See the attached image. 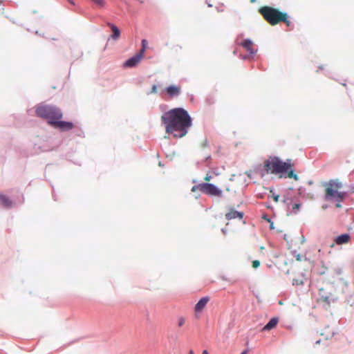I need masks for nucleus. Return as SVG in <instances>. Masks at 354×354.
Listing matches in <instances>:
<instances>
[{
	"label": "nucleus",
	"instance_id": "f257e3e1",
	"mask_svg": "<svg viewBox=\"0 0 354 354\" xmlns=\"http://www.w3.org/2000/svg\"><path fill=\"white\" fill-rule=\"evenodd\" d=\"M162 123L167 133L172 134L176 138H180L187 133L192 125V118L187 111L182 108H175L165 112L161 116Z\"/></svg>",
	"mask_w": 354,
	"mask_h": 354
},
{
	"label": "nucleus",
	"instance_id": "f03ea898",
	"mask_svg": "<svg viewBox=\"0 0 354 354\" xmlns=\"http://www.w3.org/2000/svg\"><path fill=\"white\" fill-rule=\"evenodd\" d=\"M263 169L267 174L278 175L280 178L299 180L298 175L295 173L294 163L291 159H287L283 162L277 157H270L264 161Z\"/></svg>",
	"mask_w": 354,
	"mask_h": 354
},
{
	"label": "nucleus",
	"instance_id": "7ed1b4c3",
	"mask_svg": "<svg viewBox=\"0 0 354 354\" xmlns=\"http://www.w3.org/2000/svg\"><path fill=\"white\" fill-rule=\"evenodd\" d=\"M36 115L45 119L52 126V122L61 120L63 117L62 110L54 105L40 104L35 106Z\"/></svg>",
	"mask_w": 354,
	"mask_h": 354
},
{
	"label": "nucleus",
	"instance_id": "20e7f679",
	"mask_svg": "<svg viewBox=\"0 0 354 354\" xmlns=\"http://www.w3.org/2000/svg\"><path fill=\"white\" fill-rule=\"evenodd\" d=\"M342 183L338 180H330L325 185V200L328 201L343 202L346 193L340 192Z\"/></svg>",
	"mask_w": 354,
	"mask_h": 354
},
{
	"label": "nucleus",
	"instance_id": "39448f33",
	"mask_svg": "<svg viewBox=\"0 0 354 354\" xmlns=\"http://www.w3.org/2000/svg\"><path fill=\"white\" fill-rule=\"evenodd\" d=\"M263 19L272 26H275L281 21H285L286 13L270 6H263L259 9Z\"/></svg>",
	"mask_w": 354,
	"mask_h": 354
},
{
	"label": "nucleus",
	"instance_id": "423d86ee",
	"mask_svg": "<svg viewBox=\"0 0 354 354\" xmlns=\"http://www.w3.org/2000/svg\"><path fill=\"white\" fill-rule=\"evenodd\" d=\"M201 187V192L206 195L216 197L223 196L222 190L212 183H203Z\"/></svg>",
	"mask_w": 354,
	"mask_h": 354
},
{
	"label": "nucleus",
	"instance_id": "0eeeda50",
	"mask_svg": "<svg viewBox=\"0 0 354 354\" xmlns=\"http://www.w3.org/2000/svg\"><path fill=\"white\" fill-rule=\"evenodd\" d=\"M144 56L139 53L127 59L123 64L125 68H132L136 66L140 61L143 59Z\"/></svg>",
	"mask_w": 354,
	"mask_h": 354
},
{
	"label": "nucleus",
	"instance_id": "6e6552de",
	"mask_svg": "<svg viewBox=\"0 0 354 354\" xmlns=\"http://www.w3.org/2000/svg\"><path fill=\"white\" fill-rule=\"evenodd\" d=\"M238 44L242 46L250 55H254L257 50L254 48V43L249 39H245Z\"/></svg>",
	"mask_w": 354,
	"mask_h": 354
},
{
	"label": "nucleus",
	"instance_id": "1a4fd4ad",
	"mask_svg": "<svg viewBox=\"0 0 354 354\" xmlns=\"http://www.w3.org/2000/svg\"><path fill=\"white\" fill-rule=\"evenodd\" d=\"M210 301V297L205 296L200 299V300L194 306V312L196 315L201 314L205 308L206 307L207 303Z\"/></svg>",
	"mask_w": 354,
	"mask_h": 354
},
{
	"label": "nucleus",
	"instance_id": "9d476101",
	"mask_svg": "<svg viewBox=\"0 0 354 354\" xmlns=\"http://www.w3.org/2000/svg\"><path fill=\"white\" fill-rule=\"evenodd\" d=\"M52 127L59 129L62 131L71 130L74 127V124L71 122L61 121L57 120L52 122Z\"/></svg>",
	"mask_w": 354,
	"mask_h": 354
},
{
	"label": "nucleus",
	"instance_id": "9b49d317",
	"mask_svg": "<svg viewBox=\"0 0 354 354\" xmlns=\"http://www.w3.org/2000/svg\"><path fill=\"white\" fill-rule=\"evenodd\" d=\"M167 95L173 98L178 96L181 93V86L178 85H170L165 88Z\"/></svg>",
	"mask_w": 354,
	"mask_h": 354
},
{
	"label": "nucleus",
	"instance_id": "f8f14e48",
	"mask_svg": "<svg viewBox=\"0 0 354 354\" xmlns=\"http://www.w3.org/2000/svg\"><path fill=\"white\" fill-rule=\"evenodd\" d=\"M243 214L241 212L236 211L234 208H230L229 212L225 214V218L228 221L239 218L242 219Z\"/></svg>",
	"mask_w": 354,
	"mask_h": 354
},
{
	"label": "nucleus",
	"instance_id": "ddd939ff",
	"mask_svg": "<svg viewBox=\"0 0 354 354\" xmlns=\"http://www.w3.org/2000/svg\"><path fill=\"white\" fill-rule=\"evenodd\" d=\"M0 203L6 209H10L13 206L12 200L8 196L1 193H0Z\"/></svg>",
	"mask_w": 354,
	"mask_h": 354
},
{
	"label": "nucleus",
	"instance_id": "4468645a",
	"mask_svg": "<svg viewBox=\"0 0 354 354\" xmlns=\"http://www.w3.org/2000/svg\"><path fill=\"white\" fill-rule=\"evenodd\" d=\"M351 241V236L348 234H343L337 236L335 243L337 245L347 244Z\"/></svg>",
	"mask_w": 354,
	"mask_h": 354
},
{
	"label": "nucleus",
	"instance_id": "2eb2a0df",
	"mask_svg": "<svg viewBox=\"0 0 354 354\" xmlns=\"http://www.w3.org/2000/svg\"><path fill=\"white\" fill-rule=\"evenodd\" d=\"M319 301L322 303L326 304L328 306L330 305V301H331L330 297L329 295H328L327 294H326L324 292V290L323 288L319 290Z\"/></svg>",
	"mask_w": 354,
	"mask_h": 354
},
{
	"label": "nucleus",
	"instance_id": "dca6fc26",
	"mask_svg": "<svg viewBox=\"0 0 354 354\" xmlns=\"http://www.w3.org/2000/svg\"><path fill=\"white\" fill-rule=\"evenodd\" d=\"M278 322H279V319L277 317L272 318L268 322V323L266 326H264V327L263 328V330H270L274 328L277 326Z\"/></svg>",
	"mask_w": 354,
	"mask_h": 354
},
{
	"label": "nucleus",
	"instance_id": "f3484780",
	"mask_svg": "<svg viewBox=\"0 0 354 354\" xmlns=\"http://www.w3.org/2000/svg\"><path fill=\"white\" fill-rule=\"evenodd\" d=\"M109 26L111 27V30L113 31V35H112L111 37L113 39H118L119 37H120V30L118 28L117 26H115L113 24H109Z\"/></svg>",
	"mask_w": 354,
	"mask_h": 354
},
{
	"label": "nucleus",
	"instance_id": "a211bd4d",
	"mask_svg": "<svg viewBox=\"0 0 354 354\" xmlns=\"http://www.w3.org/2000/svg\"><path fill=\"white\" fill-rule=\"evenodd\" d=\"M186 323V318L183 316L177 317V326L178 328L183 327Z\"/></svg>",
	"mask_w": 354,
	"mask_h": 354
},
{
	"label": "nucleus",
	"instance_id": "6ab92c4d",
	"mask_svg": "<svg viewBox=\"0 0 354 354\" xmlns=\"http://www.w3.org/2000/svg\"><path fill=\"white\" fill-rule=\"evenodd\" d=\"M141 44L142 48L140 50L139 53L144 56L145 50L147 48V41L146 39H142Z\"/></svg>",
	"mask_w": 354,
	"mask_h": 354
},
{
	"label": "nucleus",
	"instance_id": "aec40b11",
	"mask_svg": "<svg viewBox=\"0 0 354 354\" xmlns=\"http://www.w3.org/2000/svg\"><path fill=\"white\" fill-rule=\"evenodd\" d=\"M91 1L100 8H102L104 6L105 2L104 0H91Z\"/></svg>",
	"mask_w": 354,
	"mask_h": 354
},
{
	"label": "nucleus",
	"instance_id": "412c9836",
	"mask_svg": "<svg viewBox=\"0 0 354 354\" xmlns=\"http://www.w3.org/2000/svg\"><path fill=\"white\" fill-rule=\"evenodd\" d=\"M202 186H203V183H200V184L193 186L192 188V192H196V191L201 192Z\"/></svg>",
	"mask_w": 354,
	"mask_h": 354
},
{
	"label": "nucleus",
	"instance_id": "4be33fe9",
	"mask_svg": "<svg viewBox=\"0 0 354 354\" xmlns=\"http://www.w3.org/2000/svg\"><path fill=\"white\" fill-rule=\"evenodd\" d=\"M270 193L272 194V196L271 197L272 198V199L274 200V202L277 203L279 202V194H275L272 190H270Z\"/></svg>",
	"mask_w": 354,
	"mask_h": 354
},
{
	"label": "nucleus",
	"instance_id": "5701e85b",
	"mask_svg": "<svg viewBox=\"0 0 354 354\" xmlns=\"http://www.w3.org/2000/svg\"><path fill=\"white\" fill-rule=\"evenodd\" d=\"M252 265L254 268H257L260 266V262L258 260H254L252 262Z\"/></svg>",
	"mask_w": 354,
	"mask_h": 354
},
{
	"label": "nucleus",
	"instance_id": "b1692460",
	"mask_svg": "<svg viewBox=\"0 0 354 354\" xmlns=\"http://www.w3.org/2000/svg\"><path fill=\"white\" fill-rule=\"evenodd\" d=\"M212 179V176L210 174H207L206 176L204 178V180L207 183L209 182Z\"/></svg>",
	"mask_w": 354,
	"mask_h": 354
},
{
	"label": "nucleus",
	"instance_id": "393cba45",
	"mask_svg": "<svg viewBox=\"0 0 354 354\" xmlns=\"http://www.w3.org/2000/svg\"><path fill=\"white\" fill-rule=\"evenodd\" d=\"M281 22H284L287 26H289L290 25V21L288 19V15L286 13V19L285 21H281Z\"/></svg>",
	"mask_w": 354,
	"mask_h": 354
},
{
	"label": "nucleus",
	"instance_id": "a878e982",
	"mask_svg": "<svg viewBox=\"0 0 354 354\" xmlns=\"http://www.w3.org/2000/svg\"><path fill=\"white\" fill-rule=\"evenodd\" d=\"M157 93V86L156 85L153 84L151 87V93Z\"/></svg>",
	"mask_w": 354,
	"mask_h": 354
},
{
	"label": "nucleus",
	"instance_id": "bb28decb",
	"mask_svg": "<svg viewBox=\"0 0 354 354\" xmlns=\"http://www.w3.org/2000/svg\"><path fill=\"white\" fill-rule=\"evenodd\" d=\"M188 354H194V351L192 350H190ZM202 354H209L208 351L207 350H204L202 353Z\"/></svg>",
	"mask_w": 354,
	"mask_h": 354
},
{
	"label": "nucleus",
	"instance_id": "cd10ccee",
	"mask_svg": "<svg viewBox=\"0 0 354 354\" xmlns=\"http://www.w3.org/2000/svg\"><path fill=\"white\" fill-rule=\"evenodd\" d=\"M299 207H300V204H297H297H295V205H293V209H299Z\"/></svg>",
	"mask_w": 354,
	"mask_h": 354
},
{
	"label": "nucleus",
	"instance_id": "c85d7f7f",
	"mask_svg": "<svg viewBox=\"0 0 354 354\" xmlns=\"http://www.w3.org/2000/svg\"><path fill=\"white\" fill-rule=\"evenodd\" d=\"M267 221L270 223V228L271 229H273L274 227H273V222L271 221L270 219L268 218Z\"/></svg>",
	"mask_w": 354,
	"mask_h": 354
},
{
	"label": "nucleus",
	"instance_id": "c756f323",
	"mask_svg": "<svg viewBox=\"0 0 354 354\" xmlns=\"http://www.w3.org/2000/svg\"><path fill=\"white\" fill-rule=\"evenodd\" d=\"M341 203L342 202H336V205H335L336 207L340 208L342 207Z\"/></svg>",
	"mask_w": 354,
	"mask_h": 354
},
{
	"label": "nucleus",
	"instance_id": "7c9ffc66",
	"mask_svg": "<svg viewBox=\"0 0 354 354\" xmlns=\"http://www.w3.org/2000/svg\"><path fill=\"white\" fill-rule=\"evenodd\" d=\"M247 353H248V351H244L241 354H247Z\"/></svg>",
	"mask_w": 354,
	"mask_h": 354
},
{
	"label": "nucleus",
	"instance_id": "2f4dec72",
	"mask_svg": "<svg viewBox=\"0 0 354 354\" xmlns=\"http://www.w3.org/2000/svg\"><path fill=\"white\" fill-rule=\"evenodd\" d=\"M67 1H68L69 3H71V4H73V3H73V0H67Z\"/></svg>",
	"mask_w": 354,
	"mask_h": 354
},
{
	"label": "nucleus",
	"instance_id": "473e14b6",
	"mask_svg": "<svg viewBox=\"0 0 354 354\" xmlns=\"http://www.w3.org/2000/svg\"><path fill=\"white\" fill-rule=\"evenodd\" d=\"M255 1H256V0H250L251 3H254Z\"/></svg>",
	"mask_w": 354,
	"mask_h": 354
},
{
	"label": "nucleus",
	"instance_id": "72a5a7b5",
	"mask_svg": "<svg viewBox=\"0 0 354 354\" xmlns=\"http://www.w3.org/2000/svg\"><path fill=\"white\" fill-rule=\"evenodd\" d=\"M334 245H335V243H333V244L330 245V247H331V248L334 247Z\"/></svg>",
	"mask_w": 354,
	"mask_h": 354
},
{
	"label": "nucleus",
	"instance_id": "f704fd0d",
	"mask_svg": "<svg viewBox=\"0 0 354 354\" xmlns=\"http://www.w3.org/2000/svg\"><path fill=\"white\" fill-rule=\"evenodd\" d=\"M322 207H323V209H325L327 207V206H323Z\"/></svg>",
	"mask_w": 354,
	"mask_h": 354
}]
</instances>
